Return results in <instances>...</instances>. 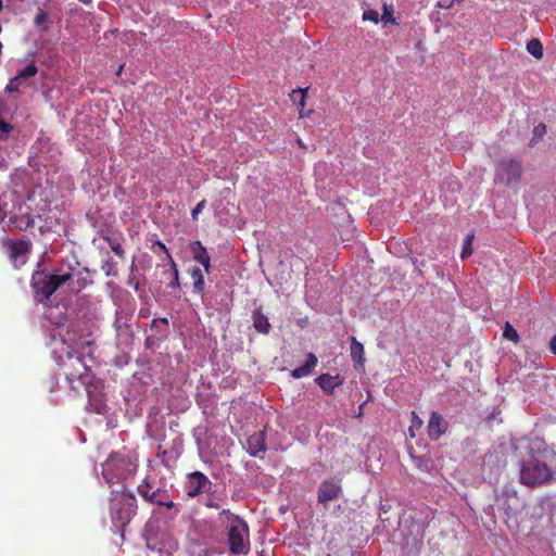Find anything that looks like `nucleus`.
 Instances as JSON below:
<instances>
[{"label":"nucleus","instance_id":"obj_10","mask_svg":"<svg viewBox=\"0 0 556 556\" xmlns=\"http://www.w3.org/2000/svg\"><path fill=\"white\" fill-rule=\"evenodd\" d=\"M3 243L9 248L10 258L14 262L25 263V260H22L25 255L30 252L31 243L27 240H12L8 237L4 238Z\"/></svg>","mask_w":556,"mask_h":556},{"label":"nucleus","instance_id":"obj_1","mask_svg":"<svg viewBox=\"0 0 556 556\" xmlns=\"http://www.w3.org/2000/svg\"><path fill=\"white\" fill-rule=\"evenodd\" d=\"M61 368L74 391L78 390L76 381L87 388L93 377L90 367L85 363L84 354L76 350H70L64 357L61 356Z\"/></svg>","mask_w":556,"mask_h":556},{"label":"nucleus","instance_id":"obj_39","mask_svg":"<svg viewBox=\"0 0 556 556\" xmlns=\"http://www.w3.org/2000/svg\"><path fill=\"white\" fill-rule=\"evenodd\" d=\"M205 506H206V507H208V508H215V509H217V508H218V504H216V503H214V502H211V501H210V502H207V503L205 504Z\"/></svg>","mask_w":556,"mask_h":556},{"label":"nucleus","instance_id":"obj_14","mask_svg":"<svg viewBox=\"0 0 556 556\" xmlns=\"http://www.w3.org/2000/svg\"><path fill=\"white\" fill-rule=\"evenodd\" d=\"M137 491L144 501L151 504H157L161 497L166 492L161 489H156L153 491L152 485L147 478L138 485Z\"/></svg>","mask_w":556,"mask_h":556},{"label":"nucleus","instance_id":"obj_38","mask_svg":"<svg viewBox=\"0 0 556 556\" xmlns=\"http://www.w3.org/2000/svg\"><path fill=\"white\" fill-rule=\"evenodd\" d=\"M544 131H545V125H543V124H540V125L534 127V134L535 135H541Z\"/></svg>","mask_w":556,"mask_h":556},{"label":"nucleus","instance_id":"obj_17","mask_svg":"<svg viewBox=\"0 0 556 556\" xmlns=\"http://www.w3.org/2000/svg\"><path fill=\"white\" fill-rule=\"evenodd\" d=\"M318 359L316 355L312 352L307 354L306 363L303 366H300L291 371V377L294 379H300L303 377H307L311 375L312 370L317 366Z\"/></svg>","mask_w":556,"mask_h":556},{"label":"nucleus","instance_id":"obj_4","mask_svg":"<svg viewBox=\"0 0 556 556\" xmlns=\"http://www.w3.org/2000/svg\"><path fill=\"white\" fill-rule=\"evenodd\" d=\"M73 277L72 269L64 273L49 274L38 271L33 276L31 288L36 300L45 306H51V295Z\"/></svg>","mask_w":556,"mask_h":556},{"label":"nucleus","instance_id":"obj_3","mask_svg":"<svg viewBox=\"0 0 556 556\" xmlns=\"http://www.w3.org/2000/svg\"><path fill=\"white\" fill-rule=\"evenodd\" d=\"M519 480L529 488H540L554 480V471L535 455H529L520 463Z\"/></svg>","mask_w":556,"mask_h":556},{"label":"nucleus","instance_id":"obj_26","mask_svg":"<svg viewBox=\"0 0 556 556\" xmlns=\"http://www.w3.org/2000/svg\"><path fill=\"white\" fill-rule=\"evenodd\" d=\"M307 90L308 88H305V89H296V90H293L290 94L291 97V100L294 102V103H298V105L300 106V109H304L305 106V98H306V94H307Z\"/></svg>","mask_w":556,"mask_h":556},{"label":"nucleus","instance_id":"obj_41","mask_svg":"<svg viewBox=\"0 0 556 556\" xmlns=\"http://www.w3.org/2000/svg\"><path fill=\"white\" fill-rule=\"evenodd\" d=\"M122 70H123V65L119 66L117 74H121Z\"/></svg>","mask_w":556,"mask_h":556},{"label":"nucleus","instance_id":"obj_42","mask_svg":"<svg viewBox=\"0 0 556 556\" xmlns=\"http://www.w3.org/2000/svg\"><path fill=\"white\" fill-rule=\"evenodd\" d=\"M162 323L167 324L168 321H167V319H166V318H163V319H162Z\"/></svg>","mask_w":556,"mask_h":556},{"label":"nucleus","instance_id":"obj_16","mask_svg":"<svg viewBox=\"0 0 556 556\" xmlns=\"http://www.w3.org/2000/svg\"><path fill=\"white\" fill-rule=\"evenodd\" d=\"M316 383L320 387V389L331 395L333 394L336 388L340 387L343 383V380L339 375L331 376L329 374H323L318 378H316Z\"/></svg>","mask_w":556,"mask_h":556},{"label":"nucleus","instance_id":"obj_8","mask_svg":"<svg viewBox=\"0 0 556 556\" xmlns=\"http://www.w3.org/2000/svg\"><path fill=\"white\" fill-rule=\"evenodd\" d=\"M212 488V481L201 471H192L186 475L184 490L189 498H194Z\"/></svg>","mask_w":556,"mask_h":556},{"label":"nucleus","instance_id":"obj_18","mask_svg":"<svg viewBox=\"0 0 556 556\" xmlns=\"http://www.w3.org/2000/svg\"><path fill=\"white\" fill-rule=\"evenodd\" d=\"M253 326L260 333L267 334L270 330V324L261 308H256L252 314Z\"/></svg>","mask_w":556,"mask_h":556},{"label":"nucleus","instance_id":"obj_19","mask_svg":"<svg viewBox=\"0 0 556 556\" xmlns=\"http://www.w3.org/2000/svg\"><path fill=\"white\" fill-rule=\"evenodd\" d=\"M190 276L192 278L193 292L203 296L205 293V281L201 268L194 266L190 270Z\"/></svg>","mask_w":556,"mask_h":556},{"label":"nucleus","instance_id":"obj_22","mask_svg":"<svg viewBox=\"0 0 556 556\" xmlns=\"http://www.w3.org/2000/svg\"><path fill=\"white\" fill-rule=\"evenodd\" d=\"M167 258L169 260V264H170V270H169V282L167 285L168 288L170 289H178L180 288V281H179V271H178V267H177V264L175 263V261L173 260V257L170 256L169 253H167Z\"/></svg>","mask_w":556,"mask_h":556},{"label":"nucleus","instance_id":"obj_11","mask_svg":"<svg viewBox=\"0 0 556 556\" xmlns=\"http://www.w3.org/2000/svg\"><path fill=\"white\" fill-rule=\"evenodd\" d=\"M448 428L447 421L437 412H432L428 421V435L431 440L437 441Z\"/></svg>","mask_w":556,"mask_h":556},{"label":"nucleus","instance_id":"obj_37","mask_svg":"<svg viewBox=\"0 0 556 556\" xmlns=\"http://www.w3.org/2000/svg\"><path fill=\"white\" fill-rule=\"evenodd\" d=\"M154 247H157L160 250L164 251L166 255H167V253H169L166 245L161 241H156L154 243Z\"/></svg>","mask_w":556,"mask_h":556},{"label":"nucleus","instance_id":"obj_40","mask_svg":"<svg viewBox=\"0 0 556 556\" xmlns=\"http://www.w3.org/2000/svg\"><path fill=\"white\" fill-rule=\"evenodd\" d=\"M78 1L84 4H89V3H91L92 0H78Z\"/></svg>","mask_w":556,"mask_h":556},{"label":"nucleus","instance_id":"obj_21","mask_svg":"<svg viewBox=\"0 0 556 556\" xmlns=\"http://www.w3.org/2000/svg\"><path fill=\"white\" fill-rule=\"evenodd\" d=\"M351 356L353 361L357 364L363 366L365 363V352H364V345L356 340L355 337H352L351 339Z\"/></svg>","mask_w":556,"mask_h":556},{"label":"nucleus","instance_id":"obj_25","mask_svg":"<svg viewBox=\"0 0 556 556\" xmlns=\"http://www.w3.org/2000/svg\"><path fill=\"white\" fill-rule=\"evenodd\" d=\"M527 50L536 59H541L543 56V47L539 39H531L527 45Z\"/></svg>","mask_w":556,"mask_h":556},{"label":"nucleus","instance_id":"obj_34","mask_svg":"<svg viewBox=\"0 0 556 556\" xmlns=\"http://www.w3.org/2000/svg\"><path fill=\"white\" fill-rule=\"evenodd\" d=\"M12 130V125L10 123L4 122L0 118V131L1 132H9Z\"/></svg>","mask_w":556,"mask_h":556},{"label":"nucleus","instance_id":"obj_7","mask_svg":"<svg viewBox=\"0 0 556 556\" xmlns=\"http://www.w3.org/2000/svg\"><path fill=\"white\" fill-rule=\"evenodd\" d=\"M521 174L522 167L518 160H503L496 166L495 181L515 188L519 184Z\"/></svg>","mask_w":556,"mask_h":556},{"label":"nucleus","instance_id":"obj_20","mask_svg":"<svg viewBox=\"0 0 556 556\" xmlns=\"http://www.w3.org/2000/svg\"><path fill=\"white\" fill-rule=\"evenodd\" d=\"M102 239L108 242L111 250L117 255L119 258H125V250L122 247V238L121 236L115 235H103Z\"/></svg>","mask_w":556,"mask_h":556},{"label":"nucleus","instance_id":"obj_5","mask_svg":"<svg viewBox=\"0 0 556 556\" xmlns=\"http://www.w3.org/2000/svg\"><path fill=\"white\" fill-rule=\"evenodd\" d=\"M137 511V500L127 490H113L110 497L111 520L116 528L127 526Z\"/></svg>","mask_w":556,"mask_h":556},{"label":"nucleus","instance_id":"obj_28","mask_svg":"<svg viewBox=\"0 0 556 556\" xmlns=\"http://www.w3.org/2000/svg\"><path fill=\"white\" fill-rule=\"evenodd\" d=\"M102 269L104 270L106 276H116L117 275V267L116 263L113 262V260H108L102 265Z\"/></svg>","mask_w":556,"mask_h":556},{"label":"nucleus","instance_id":"obj_33","mask_svg":"<svg viewBox=\"0 0 556 556\" xmlns=\"http://www.w3.org/2000/svg\"><path fill=\"white\" fill-rule=\"evenodd\" d=\"M156 505L165 506L167 508H173L174 507V502L168 498V495L165 492L164 495L161 497L160 502Z\"/></svg>","mask_w":556,"mask_h":556},{"label":"nucleus","instance_id":"obj_29","mask_svg":"<svg viewBox=\"0 0 556 556\" xmlns=\"http://www.w3.org/2000/svg\"><path fill=\"white\" fill-rule=\"evenodd\" d=\"M381 21L386 24L392 23L395 24V18L393 17L392 7H388L386 3L383 4V14L381 16Z\"/></svg>","mask_w":556,"mask_h":556},{"label":"nucleus","instance_id":"obj_15","mask_svg":"<svg viewBox=\"0 0 556 556\" xmlns=\"http://www.w3.org/2000/svg\"><path fill=\"white\" fill-rule=\"evenodd\" d=\"M247 444L248 453L253 457H257L260 453L266 451L265 433L263 431L254 432L248 438Z\"/></svg>","mask_w":556,"mask_h":556},{"label":"nucleus","instance_id":"obj_43","mask_svg":"<svg viewBox=\"0 0 556 556\" xmlns=\"http://www.w3.org/2000/svg\"><path fill=\"white\" fill-rule=\"evenodd\" d=\"M260 556H263V555H260Z\"/></svg>","mask_w":556,"mask_h":556},{"label":"nucleus","instance_id":"obj_13","mask_svg":"<svg viewBox=\"0 0 556 556\" xmlns=\"http://www.w3.org/2000/svg\"><path fill=\"white\" fill-rule=\"evenodd\" d=\"M190 251L193 260L204 267L206 274H210L212 269L211 257L201 241H193L190 244Z\"/></svg>","mask_w":556,"mask_h":556},{"label":"nucleus","instance_id":"obj_36","mask_svg":"<svg viewBox=\"0 0 556 556\" xmlns=\"http://www.w3.org/2000/svg\"><path fill=\"white\" fill-rule=\"evenodd\" d=\"M549 349L556 355V334L549 341Z\"/></svg>","mask_w":556,"mask_h":556},{"label":"nucleus","instance_id":"obj_6","mask_svg":"<svg viewBox=\"0 0 556 556\" xmlns=\"http://www.w3.org/2000/svg\"><path fill=\"white\" fill-rule=\"evenodd\" d=\"M227 544L233 555L247 554L250 551L249 526L241 517H232L227 528Z\"/></svg>","mask_w":556,"mask_h":556},{"label":"nucleus","instance_id":"obj_24","mask_svg":"<svg viewBox=\"0 0 556 556\" xmlns=\"http://www.w3.org/2000/svg\"><path fill=\"white\" fill-rule=\"evenodd\" d=\"M424 425L422 419L415 413H410V425L408 427V434L412 439L416 438V432L421 429Z\"/></svg>","mask_w":556,"mask_h":556},{"label":"nucleus","instance_id":"obj_9","mask_svg":"<svg viewBox=\"0 0 556 556\" xmlns=\"http://www.w3.org/2000/svg\"><path fill=\"white\" fill-rule=\"evenodd\" d=\"M38 67L34 62L27 64L23 70L18 71L17 74L12 77L5 86V92L13 93L20 92V88L26 85V80L30 77L36 76Z\"/></svg>","mask_w":556,"mask_h":556},{"label":"nucleus","instance_id":"obj_30","mask_svg":"<svg viewBox=\"0 0 556 556\" xmlns=\"http://www.w3.org/2000/svg\"><path fill=\"white\" fill-rule=\"evenodd\" d=\"M363 20L374 22L377 24L379 22V13L376 10H366L363 13Z\"/></svg>","mask_w":556,"mask_h":556},{"label":"nucleus","instance_id":"obj_31","mask_svg":"<svg viewBox=\"0 0 556 556\" xmlns=\"http://www.w3.org/2000/svg\"><path fill=\"white\" fill-rule=\"evenodd\" d=\"M47 20H48V14H47V12H46V11H43V10H39V11L37 12L36 16H35V21H34V22H35V24H36L37 26H42V25H45V24H46Z\"/></svg>","mask_w":556,"mask_h":556},{"label":"nucleus","instance_id":"obj_27","mask_svg":"<svg viewBox=\"0 0 556 556\" xmlns=\"http://www.w3.org/2000/svg\"><path fill=\"white\" fill-rule=\"evenodd\" d=\"M503 337L513 342H518L519 340L516 329L509 323H506L504 327Z\"/></svg>","mask_w":556,"mask_h":556},{"label":"nucleus","instance_id":"obj_2","mask_svg":"<svg viewBox=\"0 0 556 556\" xmlns=\"http://www.w3.org/2000/svg\"><path fill=\"white\" fill-rule=\"evenodd\" d=\"M136 470L137 464L121 454H111L102 465V476L105 482L110 486L118 484L119 490H126L125 482L134 477Z\"/></svg>","mask_w":556,"mask_h":556},{"label":"nucleus","instance_id":"obj_23","mask_svg":"<svg viewBox=\"0 0 556 556\" xmlns=\"http://www.w3.org/2000/svg\"><path fill=\"white\" fill-rule=\"evenodd\" d=\"M475 238L473 232H469L466 235L463 244H462V251H460V257L463 260L468 258L472 254V241Z\"/></svg>","mask_w":556,"mask_h":556},{"label":"nucleus","instance_id":"obj_12","mask_svg":"<svg viewBox=\"0 0 556 556\" xmlns=\"http://www.w3.org/2000/svg\"><path fill=\"white\" fill-rule=\"evenodd\" d=\"M341 486L334 481H323L318 489V502L326 504L337 500L340 495Z\"/></svg>","mask_w":556,"mask_h":556},{"label":"nucleus","instance_id":"obj_35","mask_svg":"<svg viewBox=\"0 0 556 556\" xmlns=\"http://www.w3.org/2000/svg\"><path fill=\"white\" fill-rule=\"evenodd\" d=\"M220 515H224L226 516L228 519H229V523H232V517H239L238 515H235L232 513H230L229 509H224Z\"/></svg>","mask_w":556,"mask_h":556},{"label":"nucleus","instance_id":"obj_32","mask_svg":"<svg viewBox=\"0 0 556 556\" xmlns=\"http://www.w3.org/2000/svg\"><path fill=\"white\" fill-rule=\"evenodd\" d=\"M206 201L202 200L200 201L191 211V217L192 219H198V215L202 212V210L205 207Z\"/></svg>","mask_w":556,"mask_h":556}]
</instances>
